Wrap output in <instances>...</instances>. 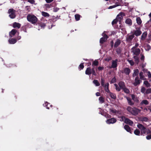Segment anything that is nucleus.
I'll return each mask as SVG.
<instances>
[{
	"label": "nucleus",
	"instance_id": "nucleus-42",
	"mask_svg": "<svg viewBox=\"0 0 151 151\" xmlns=\"http://www.w3.org/2000/svg\"><path fill=\"white\" fill-rule=\"evenodd\" d=\"M144 84L147 87H149L150 86V84L147 81H145L144 82Z\"/></svg>",
	"mask_w": 151,
	"mask_h": 151
},
{
	"label": "nucleus",
	"instance_id": "nucleus-31",
	"mask_svg": "<svg viewBox=\"0 0 151 151\" xmlns=\"http://www.w3.org/2000/svg\"><path fill=\"white\" fill-rule=\"evenodd\" d=\"M122 49L120 47L118 48L116 50V52L118 54L120 55L122 52Z\"/></svg>",
	"mask_w": 151,
	"mask_h": 151
},
{
	"label": "nucleus",
	"instance_id": "nucleus-56",
	"mask_svg": "<svg viewBox=\"0 0 151 151\" xmlns=\"http://www.w3.org/2000/svg\"><path fill=\"white\" fill-rule=\"evenodd\" d=\"M27 1L31 4H35V1L34 0H27Z\"/></svg>",
	"mask_w": 151,
	"mask_h": 151
},
{
	"label": "nucleus",
	"instance_id": "nucleus-13",
	"mask_svg": "<svg viewBox=\"0 0 151 151\" xmlns=\"http://www.w3.org/2000/svg\"><path fill=\"white\" fill-rule=\"evenodd\" d=\"M126 98L128 104L129 105L132 106L134 104V102L129 97H126Z\"/></svg>",
	"mask_w": 151,
	"mask_h": 151
},
{
	"label": "nucleus",
	"instance_id": "nucleus-30",
	"mask_svg": "<svg viewBox=\"0 0 151 151\" xmlns=\"http://www.w3.org/2000/svg\"><path fill=\"white\" fill-rule=\"evenodd\" d=\"M139 73V70L137 69H136L134 71V72L133 74V76L134 77L138 75Z\"/></svg>",
	"mask_w": 151,
	"mask_h": 151
},
{
	"label": "nucleus",
	"instance_id": "nucleus-52",
	"mask_svg": "<svg viewBox=\"0 0 151 151\" xmlns=\"http://www.w3.org/2000/svg\"><path fill=\"white\" fill-rule=\"evenodd\" d=\"M91 72H92V74L93 75H94V76H96V72H95V71L94 70V68H92V69L91 70Z\"/></svg>",
	"mask_w": 151,
	"mask_h": 151
},
{
	"label": "nucleus",
	"instance_id": "nucleus-59",
	"mask_svg": "<svg viewBox=\"0 0 151 151\" xmlns=\"http://www.w3.org/2000/svg\"><path fill=\"white\" fill-rule=\"evenodd\" d=\"M103 38H106V40H107V39L108 38V36L104 33L103 34Z\"/></svg>",
	"mask_w": 151,
	"mask_h": 151
},
{
	"label": "nucleus",
	"instance_id": "nucleus-24",
	"mask_svg": "<svg viewBox=\"0 0 151 151\" xmlns=\"http://www.w3.org/2000/svg\"><path fill=\"white\" fill-rule=\"evenodd\" d=\"M121 42L120 40L117 39L115 43L114 47H117L120 44Z\"/></svg>",
	"mask_w": 151,
	"mask_h": 151
},
{
	"label": "nucleus",
	"instance_id": "nucleus-3",
	"mask_svg": "<svg viewBox=\"0 0 151 151\" xmlns=\"http://www.w3.org/2000/svg\"><path fill=\"white\" fill-rule=\"evenodd\" d=\"M15 10L13 9H9L8 13L9 14V17L11 19H14L16 16Z\"/></svg>",
	"mask_w": 151,
	"mask_h": 151
},
{
	"label": "nucleus",
	"instance_id": "nucleus-34",
	"mask_svg": "<svg viewBox=\"0 0 151 151\" xmlns=\"http://www.w3.org/2000/svg\"><path fill=\"white\" fill-rule=\"evenodd\" d=\"M140 133V131L137 129H135L134 131V133L137 135H139Z\"/></svg>",
	"mask_w": 151,
	"mask_h": 151
},
{
	"label": "nucleus",
	"instance_id": "nucleus-45",
	"mask_svg": "<svg viewBox=\"0 0 151 151\" xmlns=\"http://www.w3.org/2000/svg\"><path fill=\"white\" fill-rule=\"evenodd\" d=\"M145 88L144 87H142L141 88V92L142 93H144V94H145Z\"/></svg>",
	"mask_w": 151,
	"mask_h": 151
},
{
	"label": "nucleus",
	"instance_id": "nucleus-26",
	"mask_svg": "<svg viewBox=\"0 0 151 151\" xmlns=\"http://www.w3.org/2000/svg\"><path fill=\"white\" fill-rule=\"evenodd\" d=\"M139 76L140 77V78L141 80H146V78L144 76H143V73L142 72H140L139 73Z\"/></svg>",
	"mask_w": 151,
	"mask_h": 151
},
{
	"label": "nucleus",
	"instance_id": "nucleus-33",
	"mask_svg": "<svg viewBox=\"0 0 151 151\" xmlns=\"http://www.w3.org/2000/svg\"><path fill=\"white\" fill-rule=\"evenodd\" d=\"M109 93L110 96L112 99H115L116 98V96L115 94L110 92Z\"/></svg>",
	"mask_w": 151,
	"mask_h": 151
},
{
	"label": "nucleus",
	"instance_id": "nucleus-23",
	"mask_svg": "<svg viewBox=\"0 0 151 151\" xmlns=\"http://www.w3.org/2000/svg\"><path fill=\"white\" fill-rule=\"evenodd\" d=\"M125 22L127 24H128L129 26H131L132 24L131 20L129 18L126 19Z\"/></svg>",
	"mask_w": 151,
	"mask_h": 151
},
{
	"label": "nucleus",
	"instance_id": "nucleus-18",
	"mask_svg": "<svg viewBox=\"0 0 151 151\" xmlns=\"http://www.w3.org/2000/svg\"><path fill=\"white\" fill-rule=\"evenodd\" d=\"M147 33L146 32H145L143 33L141 36V39L142 40H144L147 37Z\"/></svg>",
	"mask_w": 151,
	"mask_h": 151
},
{
	"label": "nucleus",
	"instance_id": "nucleus-12",
	"mask_svg": "<svg viewBox=\"0 0 151 151\" xmlns=\"http://www.w3.org/2000/svg\"><path fill=\"white\" fill-rule=\"evenodd\" d=\"M117 59L115 60H112V65H111V68H116L117 66Z\"/></svg>",
	"mask_w": 151,
	"mask_h": 151
},
{
	"label": "nucleus",
	"instance_id": "nucleus-16",
	"mask_svg": "<svg viewBox=\"0 0 151 151\" xmlns=\"http://www.w3.org/2000/svg\"><path fill=\"white\" fill-rule=\"evenodd\" d=\"M109 112L111 114H114L118 112L116 110L112 108L109 109Z\"/></svg>",
	"mask_w": 151,
	"mask_h": 151
},
{
	"label": "nucleus",
	"instance_id": "nucleus-1",
	"mask_svg": "<svg viewBox=\"0 0 151 151\" xmlns=\"http://www.w3.org/2000/svg\"><path fill=\"white\" fill-rule=\"evenodd\" d=\"M127 110L129 112L134 115H137L139 113L140 110L135 107L132 108L129 106L127 107Z\"/></svg>",
	"mask_w": 151,
	"mask_h": 151
},
{
	"label": "nucleus",
	"instance_id": "nucleus-60",
	"mask_svg": "<svg viewBox=\"0 0 151 151\" xmlns=\"http://www.w3.org/2000/svg\"><path fill=\"white\" fill-rule=\"evenodd\" d=\"M104 67H99L98 68V69L99 70H101L104 69Z\"/></svg>",
	"mask_w": 151,
	"mask_h": 151
},
{
	"label": "nucleus",
	"instance_id": "nucleus-8",
	"mask_svg": "<svg viewBox=\"0 0 151 151\" xmlns=\"http://www.w3.org/2000/svg\"><path fill=\"white\" fill-rule=\"evenodd\" d=\"M116 119L114 118L109 119L107 120L106 123L108 124H113L116 122Z\"/></svg>",
	"mask_w": 151,
	"mask_h": 151
},
{
	"label": "nucleus",
	"instance_id": "nucleus-28",
	"mask_svg": "<svg viewBox=\"0 0 151 151\" xmlns=\"http://www.w3.org/2000/svg\"><path fill=\"white\" fill-rule=\"evenodd\" d=\"M149 102L147 100H143L141 102L140 104L141 105L145 104L146 105L148 104Z\"/></svg>",
	"mask_w": 151,
	"mask_h": 151
},
{
	"label": "nucleus",
	"instance_id": "nucleus-17",
	"mask_svg": "<svg viewBox=\"0 0 151 151\" xmlns=\"http://www.w3.org/2000/svg\"><path fill=\"white\" fill-rule=\"evenodd\" d=\"M17 31L15 29H13L9 33V35L11 37H12L16 33Z\"/></svg>",
	"mask_w": 151,
	"mask_h": 151
},
{
	"label": "nucleus",
	"instance_id": "nucleus-63",
	"mask_svg": "<svg viewBox=\"0 0 151 151\" xmlns=\"http://www.w3.org/2000/svg\"><path fill=\"white\" fill-rule=\"evenodd\" d=\"M121 119H122V121H124H124L126 119V118H125V117L124 116H122L121 117Z\"/></svg>",
	"mask_w": 151,
	"mask_h": 151
},
{
	"label": "nucleus",
	"instance_id": "nucleus-11",
	"mask_svg": "<svg viewBox=\"0 0 151 151\" xmlns=\"http://www.w3.org/2000/svg\"><path fill=\"white\" fill-rule=\"evenodd\" d=\"M130 72V70L128 68H125L122 71V73H124L126 75H128Z\"/></svg>",
	"mask_w": 151,
	"mask_h": 151
},
{
	"label": "nucleus",
	"instance_id": "nucleus-6",
	"mask_svg": "<svg viewBox=\"0 0 151 151\" xmlns=\"http://www.w3.org/2000/svg\"><path fill=\"white\" fill-rule=\"evenodd\" d=\"M125 15L124 13L120 12L117 15L116 18L118 20V21L120 22L121 20L123 19V17Z\"/></svg>",
	"mask_w": 151,
	"mask_h": 151
},
{
	"label": "nucleus",
	"instance_id": "nucleus-64",
	"mask_svg": "<svg viewBox=\"0 0 151 151\" xmlns=\"http://www.w3.org/2000/svg\"><path fill=\"white\" fill-rule=\"evenodd\" d=\"M148 109L150 110V111H151V104L148 107Z\"/></svg>",
	"mask_w": 151,
	"mask_h": 151
},
{
	"label": "nucleus",
	"instance_id": "nucleus-43",
	"mask_svg": "<svg viewBox=\"0 0 151 151\" xmlns=\"http://www.w3.org/2000/svg\"><path fill=\"white\" fill-rule=\"evenodd\" d=\"M104 82H105V81H104V79L103 78H101V85L103 86H104V85H105Z\"/></svg>",
	"mask_w": 151,
	"mask_h": 151
},
{
	"label": "nucleus",
	"instance_id": "nucleus-58",
	"mask_svg": "<svg viewBox=\"0 0 151 151\" xmlns=\"http://www.w3.org/2000/svg\"><path fill=\"white\" fill-rule=\"evenodd\" d=\"M147 75L149 78H150L151 77V74L150 71L147 72Z\"/></svg>",
	"mask_w": 151,
	"mask_h": 151
},
{
	"label": "nucleus",
	"instance_id": "nucleus-46",
	"mask_svg": "<svg viewBox=\"0 0 151 151\" xmlns=\"http://www.w3.org/2000/svg\"><path fill=\"white\" fill-rule=\"evenodd\" d=\"M146 129L147 128L145 127V129H142V130L141 131V134H146Z\"/></svg>",
	"mask_w": 151,
	"mask_h": 151
},
{
	"label": "nucleus",
	"instance_id": "nucleus-27",
	"mask_svg": "<svg viewBox=\"0 0 151 151\" xmlns=\"http://www.w3.org/2000/svg\"><path fill=\"white\" fill-rule=\"evenodd\" d=\"M136 22L139 25H140L142 23V21L139 17H137L136 19Z\"/></svg>",
	"mask_w": 151,
	"mask_h": 151
},
{
	"label": "nucleus",
	"instance_id": "nucleus-4",
	"mask_svg": "<svg viewBox=\"0 0 151 151\" xmlns=\"http://www.w3.org/2000/svg\"><path fill=\"white\" fill-rule=\"evenodd\" d=\"M132 50L134 54L137 55H138L140 52V50L139 49L135 48V47H133L132 48Z\"/></svg>",
	"mask_w": 151,
	"mask_h": 151
},
{
	"label": "nucleus",
	"instance_id": "nucleus-9",
	"mask_svg": "<svg viewBox=\"0 0 151 151\" xmlns=\"http://www.w3.org/2000/svg\"><path fill=\"white\" fill-rule=\"evenodd\" d=\"M142 31L140 30L139 29H138L135 30L134 32V35H135L136 36H138L142 34Z\"/></svg>",
	"mask_w": 151,
	"mask_h": 151
},
{
	"label": "nucleus",
	"instance_id": "nucleus-2",
	"mask_svg": "<svg viewBox=\"0 0 151 151\" xmlns=\"http://www.w3.org/2000/svg\"><path fill=\"white\" fill-rule=\"evenodd\" d=\"M27 19L29 22L32 24H35L38 20L37 18L35 16L30 14L27 16Z\"/></svg>",
	"mask_w": 151,
	"mask_h": 151
},
{
	"label": "nucleus",
	"instance_id": "nucleus-44",
	"mask_svg": "<svg viewBox=\"0 0 151 151\" xmlns=\"http://www.w3.org/2000/svg\"><path fill=\"white\" fill-rule=\"evenodd\" d=\"M80 16L79 14H76L75 16V19L76 21H78L80 19Z\"/></svg>",
	"mask_w": 151,
	"mask_h": 151
},
{
	"label": "nucleus",
	"instance_id": "nucleus-57",
	"mask_svg": "<svg viewBox=\"0 0 151 151\" xmlns=\"http://www.w3.org/2000/svg\"><path fill=\"white\" fill-rule=\"evenodd\" d=\"M146 138L147 140L151 139V134L148 135L146 137Z\"/></svg>",
	"mask_w": 151,
	"mask_h": 151
},
{
	"label": "nucleus",
	"instance_id": "nucleus-54",
	"mask_svg": "<svg viewBox=\"0 0 151 151\" xmlns=\"http://www.w3.org/2000/svg\"><path fill=\"white\" fill-rule=\"evenodd\" d=\"M119 5H113V6H110L108 9H112V8H115L118 6Z\"/></svg>",
	"mask_w": 151,
	"mask_h": 151
},
{
	"label": "nucleus",
	"instance_id": "nucleus-41",
	"mask_svg": "<svg viewBox=\"0 0 151 151\" xmlns=\"http://www.w3.org/2000/svg\"><path fill=\"white\" fill-rule=\"evenodd\" d=\"M122 89L123 90L124 92L127 93H129L130 92L129 90L125 87L124 88Z\"/></svg>",
	"mask_w": 151,
	"mask_h": 151
},
{
	"label": "nucleus",
	"instance_id": "nucleus-29",
	"mask_svg": "<svg viewBox=\"0 0 151 151\" xmlns=\"http://www.w3.org/2000/svg\"><path fill=\"white\" fill-rule=\"evenodd\" d=\"M99 100L100 104H102L104 102V98L102 96L99 97Z\"/></svg>",
	"mask_w": 151,
	"mask_h": 151
},
{
	"label": "nucleus",
	"instance_id": "nucleus-39",
	"mask_svg": "<svg viewBox=\"0 0 151 151\" xmlns=\"http://www.w3.org/2000/svg\"><path fill=\"white\" fill-rule=\"evenodd\" d=\"M140 120L142 122H147L148 120V118L146 117H142L140 118Z\"/></svg>",
	"mask_w": 151,
	"mask_h": 151
},
{
	"label": "nucleus",
	"instance_id": "nucleus-40",
	"mask_svg": "<svg viewBox=\"0 0 151 151\" xmlns=\"http://www.w3.org/2000/svg\"><path fill=\"white\" fill-rule=\"evenodd\" d=\"M106 40V38H104L102 37L100 39V43L102 44L104 43V42H105Z\"/></svg>",
	"mask_w": 151,
	"mask_h": 151
},
{
	"label": "nucleus",
	"instance_id": "nucleus-47",
	"mask_svg": "<svg viewBox=\"0 0 151 151\" xmlns=\"http://www.w3.org/2000/svg\"><path fill=\"white\" fill-rule=\"evenodd\" d=\"M115 86L116 89V91H120L121 88L120 87H119L116 84H114Z\"/></svg>",
	"mask_w": 151,
	"mask_h": 151
},
{
	"label": "nucleus",
	"instance_id": "nucleus-62",
	"mask_svg": "<svg viewBox=\"0 0 151 151\" xmlns=\"http://www.w3.org/2000/svg\"><path fill=\"white\" fill-rule=\"evenodd\" d=\"M116 82V78H112L111 81V83H113Z\"/></svg>",
	"mask_w": 151,
	"mask_h": 151
},
{
	"label": "nucleus",
	"instance_id": "nucleus-32",
	"mask_svg": "<svg viewBox=\"0 0 151 151\" xmlns=\"http://www.w3.org/2000/svg\"><path fill=\"white\" fill-rule=\"evenodd\" d=\"M135 62L137 64H138L139 62V58L137 56H134L133 57Z\"/></svg>",
	"mask_w": 151,
	"mask_h": 151
},
{
	"label": "nucleus",
	"instance_id": "nucleus-61",
	"mask_svg": "<svg viewBox=\"0 0 151 151\" xmlns=\"http://www.w3.org/2000/svg\"><path fill=\"white\" fill-rule=\"evenodd\" d=\"M47 3H50L52 2L53 0H45Z\"/></svg>",
	"mask_w": 151,
	"mask_h": 151
},
{
	"label": "nucleus",
	"instance_id": "nucleus-55",
	"mask_svg": "<svg viewBox=\"0 0 151 151\" xmlns=\"http://www.w3.org/2000/svg\"><path fill=\"white\" fill-rule=\"evenodd\" d=\"M84 65H83V63H82L81 64L79 65V68H81V69H82L84 68Z\"/></svg>",
	"mask_w": 151,
	"mask_h": 151
},
{
	"label": "nucleus",
	"instance_id": "nucleus-20",
	"mask_svg": "<svg viewBox=\"0 0 151 151\" xmlns=\"http://www.w3.org/2000/svg\"><path fill=\"white\" fill-rule=\"evenodd\" d=\"M109 83H106L104 85V87L107 93H110V91L109 90Z\"/></svg>",
	"mask_w": 151,
	"mask_h": 151
},
{
	"label": "nucleus",
	"instance_id": "nucleus-7",
	"mask_svg": "<svg viewBox=\"0 0 151 151\" xmlns=\"http://www.w3.org/2000/svg\"><path fill=\"white\" fill-rule=\"evenodd\" d=\"M141 82V81L139 79L138 77H136L135 79L134 82L133 83V84L134 86H136L138 85H139Z\"/></svg>",
	"mask_w": 151,
	"mask_h": 151
},
{
	"label": "nucleus",
	"instance_id": "nucleus-49",
	"mask_svg": "<svg viewBox=\"0 0 151 151\" xmlns=\"http://www.w3.org/2000/svg\"><path fill=\"white\" fill-rule=\"evenodd\" d=\"M127 61L129 62V63L131 65H133L134 64V62L132 60H129V59H128Z\"/></svg>",
	"mask_w": 151,
	"mask_h": 151
},
{
	"label": "nucleus",
	"instance_id": "nucleus-35",
	"mask_svg": "<svg viewBox=\"0 0 151 151\" xmlns=\"http://www.w3.org/2000/svg\"><path fill=\"white\" fill-rule=\"evenodd\" d=\"M93 83L96 86H99L100 84L97 80H94L93 81Z\"/></svg>",
	"mask_w": 151,
	"mask_h": 151
},
{
	"label": "nucleus",
	"instance_id": "nucleus-5",
	"mask_svg": "<svg viewBox=\"0 0 151 151\" xmlns=\"http://www.w3.org/2000/svg\"><path fill=\"white\" fill-rule=\"evenodd\" d=\"M134 37V34H132L131 35L128 34L127 35L126 40L128 42H130Z\"/></svg>",
	"mask_w": 151,
	"mask_h": 151
},
{
	"label": "nucleus",
	"instance_id": "nucleus-38",
	"mask_svg": "<svg viewBox=\"0 0 151 151\" xmlns=\"http://www.w3.org/2000/svg\"><path fill=\"white\" fill-rule=\"evenodd\" d=\"M98 61L97 60H95L92 63V66H93V65L97 66L98 65Z\"/></svg>",
	"mask_w": 151,
	"mask_h": 151
},
{
	"label": "nucleus",
	"instance_id": "nucleus-36",
	"mask_svg": "<svg viewBox=\"0 0 151 151\" xmlns=\"http://www.w3.org/2000/svg\"><path fill=\"white\" fill-rule=\"evenodd\" d=\"M145 50L147 51H149L151 49V47L148 44H146L145 47Z\"/></svg>",
	"mask_w": 151,
	"mask_h": 151
},
{
	"label": "nucleus",
	"instance_id": "nucleus-48",
	"mask_svg": "<svg viewBox=\"0 0 151 151\" xmlns=\"http://www.w3.org/2000/svg\"><path fill=\"white\" fill-rule=\"evenodd\" d=\"M118 21V20L116 18L114 19L112 22V25H113L114 24H115L117 23Z\"/></svg>",
	"mask_w": 151,
	"mask_h": 151
},
{
	"label": "nucleus",
	"instance_id": "nucleus-37",
	"mask_svg": "<svg viewBox=\"0 0 151 151\" xmlns=\"http://www.w3.org/2000/svg\"><path fill=\"white\" fill-rule=\"evenodd\" d=\"M41 13L42 15L45 17H48L50 16L48 13L44 12H42Z\"/></svg>",
	"mask_w": 151,
	"mask_h": 151
},
{
	"label": "nucleus",
	"instance_id": "nucleus-10",
	"mask_svg": "<svg viewBox=\"0 0 151 151\" xmlns=\"http://www.w3.org/2000/svg\"><path fill=\"white\" fill-rule=\"evenodd\" d=\"M124 122L125 123L129 124L131 126H132L133 124V122L128 118L126 119L124 121Z\"/></svg>",
	"mask_w": 151,
	"mask_h": 151
},
{
	"label": "nucleus",
	"instance_id": "nucleus-15",
	"mask_svg": "<svg viewBox=\"0 0 151 151\" xmlns=\"http://www.w3.org/2000/svg\"><path fill=\"white\" fill-rule=\"evenodd\" d=\"M118 85L121 89H123L126 87L124 82L122 81H120L118 83Z\"/></svg>",
	"mask_w": 151,
	"mask_h": 151
},
{
	"label": "nucleus",
	"instance_id": "nucleus-19",
	"mask_svg": "<svg viewBox=\"0 0 151 151\" xmlns=\"http://www.w3.org/2000/svg\"><path fill=\"white\" fill-rule=\"evenodd\" d=\"M92 73L91 70L89 67H88L87 68L86 71L85 73L86 75H90Z\"/></svg>",
	"mask_w": 151,
	"mask_h": 151
},
{
	"label": "nucleus",
	"instance_id": "nucleus-22",
	"mask_svg": "<svg viewBox=\"0 0 151 151\" xmlns=\"http://www.w3.org/2000/svg\"><path fill=\"white\" fill-rule=\"evenodd\" d=\"M21 26L20 24L19 23L14 22L13 24V27L14 28H19Z\"/></svg>",
	"mask_w": 151,
	"mask_h": 151
},
{
	"label": "nucleus",
	"instance_id": "nucleus-21",
	"mask_svg": "<svg viewBox=\"0 0 151 151\" xmlns=\"http://www.w3.org/2000/svg\"><path fill=\"white\" fill-rule=\"evenodd\" d=\"M17 40L15 39L12 38L9 40V42L10 44H14L17 42Z\"/></svg>",
	"mask_w": 151,
	"mask_h": 151
},
{
	"label": "nucleus",
	"instance_id": "nucleus-14",
	"mask_svg": "<svg viewBox=\"0 0 151 151\" xmlns=\"http://www.w3.org/2000/svg\"><path fill=\"white\" fill-rule=\"evenodd\" d=\"M124 128L128 132H129L130 133H132V131H131L130 127L127 125H125L124 127Z\"/></svg>",
	"mask_w": 151,
	"mask_h": 151
},
{
	"label": "nucleus",
	"instance_id": "nucleus-51",
	"mask_svg": "<svg viewBox=\"0 0 151 151\" xmlns=\"http://www.w3.org/2000/svg\"><path fill=\"white\" fill-rule=\"evenodd\" d=\"M151 133V130L149 129L148 128L147 129H146V134H150Z\"/></svg>",
	"mask_w": 151,
	"mask_h": 151
},
{
	"label": "nucleus",
	"instance_id": "nucleus-53",
	"mask_svg": "<svg viewBox=\"0 0 151 151\" xmlns=\"http://www.w3.org/2000/svg\"><path fill=\"white\" fill-rule=\"evenodd\" d=\"M25 9H26V11H27L28 12L30 11V8L29 6H26L25 7Z\"/></svg>",
	"mask_w": 151,
	"mask_h": 151
},
{
	"label": "nucleus",
	"instance_id": "nucleus-25",
	"mask_svg": "<svg viewBox=\"0 0 151 151\" xmlns=\"http://www.w3.org/2000/svg\"><path fill=\"white\" fill-rule=\"evenodd\" d=\"M137 127L140 130V131L145 127L141 124H139L137 125Z\"/></svg>",
	"mask_w": 151,
	"mask_h": 151
},
{
	"label": "nucleus",
	"instance_id": "nucleus-50",
	"mask_svg": "<svg viewBox=\"0 0 151 151\" xmlns=\"http://www.w3.org/2000/svg\"><path fill=\"white\" fill-rule=\"evenodd\" d=\"M150 93H151V88L147 89L145 91V93L147 94Z\"/></svg>",
	"mask_w": 151,
	"mask_h": 151
}]
</instances>
